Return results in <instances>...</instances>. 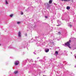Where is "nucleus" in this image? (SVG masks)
Here are the masks:
<instances>
[{
  "mask_svg": "<svg viewBox=\"0 0 76 76\" xmlns=\"http://www.w3.org/2000/svg\"><path fill=\"white\" fill-rule=\"evenodd\" d=\"M27 1H28V2H29V1H28V0H26V2H27Z\"/></svg>",
  "mask_w": 76,
  "mask_h": 76,
  "instance_id": "nucleus-42",
  "label": "nucleus"
},
{
  "mask_svg": "<svg viewBox=\"0 0 76 76\" xmlns=\"http://www.w3.org/2000/svg\"><path fill=\"white\" fill-rule=\"evenodd\" d=\"M53 74V73L52 72H51L50 73V76H52V74Z\"/></svg>",
  "mask_w": 76,
  "mask_h": 76,
  "instance_id": "nucleus-32",
  "label": "nucleus"
},
{
  "mask_svg": "<svg viewBox=\"0 0 76 76\" xmlns=\"http://www.w3.org/2000/svg\"><path fill=\"white\" fill-rule=\"evenodd\" d=\"M9 48H12V47H11L10 46V47H9Z\"/></svg>",
  "mask_w": 76,
  "mask_h": 76,
  "instance_id": "nucleus-36",
  "label": "nucleus"
},
{
  "mask_svg": "<svg viewBox=\"0 0 76 76\" xmlns=\"http://www.w3.org/2000/svg\"><path fill=\"white\" fill-rule=\"evenodd\" d=\"M50 43H51V44H54V42H53V40H51L50 41Z\"/></svg>",
  "mask_w": 76,
  "mask_h": 76,
  "instance_id": "nucleus-17",
  "label": "nucleus"
},
{
  "mask_svg": "<svg viewBox=\"0 0 76 76\" xmlns=\"http://www.w3.org/2000/svg\"><path fill=\"white\" fill-rule=\"evenodd\" d=\"M43 73H45V71L43 72Z\"/></svg>",
  "mask_w": 76,
  "mask_h": 76,
  "instance_id": "nucleus-54",
  "label": "nucleus"
},
{
  "mask_svg": "<svg viewBox=\"0 0 76 76\" xmlns=\"http://www.w3.org/2000/svg\"><path fill=\"white\" fill-rule=\"evenodd\" d=\"M66 72L68 73V74H69V75H72V72H68V71H67Z\"/></svg>",
  "mask_w": 76,
  "mask_h": 76,
  "instance_id": "nucleus-15",
  "label": "nucleus"
},
{
  "mask_svg": "<svg viewBox=\"0 0 76 76\" xmlns=\"http://www.w3.org/2000/svg\"><path fill=\"white\" fill-rule=\"evenodd\" d=\"M27 45H28V43H27Z\"/></svg>",
  "mask_w": 76,
  "mask_h": 76,
  "instance_id": "nucleus-53",
  "label": "nucleus"
},
{
  "mask_svg": "<svg viewBox=\"0 0 76 76\" xmlns=\"http://www.w3.org/2000/svg\"><path fill=\"white\" fill-rule=\"evenodd\" d=\"M51 21H53V20H51Z\"/></svg>",
  "mask_w": 76,
  "mask_h": 76,
  "instance_id": "nucleus-55",
  "label": "nucleus"
},
{
  "mask_svg": "<svg viewBox=\"0 0 76 76\" xmlns=\"http://www.w3.org/2000/svg\"><path fill=\"white\" fill-rule=\"evenodd\" d=\"M36 44L37 45V46H40V44H38V43H36Z\"/></svg>",
  "mask_w": 76,
  "mask_h": 76,
  "instance_id": "nucleus-22",
  "label": "nucleus"
},
{
  "mask_svg": "<svg viewBox=\"0 0 76 76\" xmlns=\"http://www.w3.org/2000/svg\"><path fill=\"white\" fill-rule=\"evenodd\" d=\"M57 22L58 24L61 25V21L60 20H57Z\"/></svg>",
  "mask_w": 76,
  "mask_h": 76,
  "instance_id": "nucleus-10",
  "label": "nucleus"
},
{
  "mask_svg": "<svg viewBox=\"0 0 76 76\" xmlns=\"http://www.w3.org/2000/svg\"><path fill=\"white\" fill-rule=\"evenodd\" d=\"M29 28L30 29H32V28H33V27L32 26L31 27L29 26Z\"/></svg>",
  "mask_w": 76,
  "mask_h": 76,
  "instance_id": "nucleus-24",
  "label": "nucleus"
},
{
  "mask_svg": "<svg viewBox=\"0 0 76 76\" xmlns=\"http://www.w3.org/2000/svg\"><path fill=\"white\" fill-rule=\"evenodd\" d=\"M38 58H39V57L37 58V59H38Z\"/></svg>",
  "mask_w": 76,
  "mask_h": 76,
  "instance_id": "nucleus-48",
  "label": "nucleus"
},
{
  "mask_svg": "<svg viewBox=\"0 0 76 76\" xmlns=\"http://www.w3.org/2000/svg\"><path fill=\"white\" fill-rule=\"evenodd\" d=\"M43 59L45 61V60H46V59H45V56H44V57Z\"/></svg>",
  "mask_w": 76,
  "mask_h": 76,
  "instance_id": "nucleus-19",
  "label": "nucleus"
},
{
  "mask_svg": "<svg viewBox=\"0 0 76 76\" xmlns=\"http://www.w3.org/2000/svg\"><path fill=\"white\" fill-rule=\"evenodd\" d=\"M60 67L61 69H62V68L64 67V66L63 65V64H60Z\"/></svg>",
  "mask_w": 76,
  "mask_h": 76,
  "instance_id": "nucleus-9",
  "label": "nucleus"
},
{
  "mask_svg": "<svg viewBox=\"0 0 76 76\" xmlns=\"http://www.w3.org/2000/svg\"><path fill=\"white\" fill-rule=\"evenodd\" d=\"M61 19H62V20H64V19L62 18H61Z\"/></svg>",
  "mask_w": 76,
  "mask_h": 76,
  "instance_id": "nucleus-43",
  "label": "nucleus"
},
{
  "mask_svg": "<svg viewBox=\"0 0 76 76\" xmlns=\"http://www.w3.org/2000/svg\"><path fill=\"white\" fill-rule=\"evenodd\" d=\"M49 49L48 48H45V51L46 52V53H48V51H49Z\"/></svg>",
  "mask_w": 76,
  "mask_h": 76,
  "instance_id": "nucleus-5",
  "label": "nucleus"
},
{
  "mask_svg": "<svg viewBox=\"0 0 76 76\" xmlns=\"http://www.w3.org/2000/svg\"><path fill=\"white\" fill-rule=\"evenodd\" d=\"M70 39H71V41H75V39H76L75 38H74L73 37L71 38Z\"/></svg>",
  "mask_w": 76,
  "mask_h": 76,
  "instance_id": "nucleus-7",
  "label": "nucleus"
},
{
  "mask_svg": "<svg viewBox=\"0 0 76 76\" xmlns=\"http://www.w3.org/2000/svg\"><path fill=\"white\" fill-rule=\"evenodd\" d=\"M35 75H36L37 76V75H38V74H37L36 75L35 74Z\"/></svg>",
  "mask_w": 76,
  "mask_h": 76,
  "instance_id": "nucleus-47",
  "label": "nucleus"
},
{
  "mask_svg": "<svg viewBox=\"0 0 76 76\" xmlns=\"http://www.w3.org/2000/svg\"><path fill=\"white\" fill-rule=\"evenodd\" d=\"M71 54H72V52H71Z\"/></svg>",
  "mask_w": 76,
  "mask_h": 76,
  "instance_id": "nucleus-52",
  "label": "nucleus"
},
{
  "mask_svg": "<svg viewBox=\"0 0 76 76\" xmlns=\"http://www.w3.org/2000/svg\"><path fill=\"white\" fill-rule=\"evenodd\" d=\"M19 63V61H16L14 62V64L15 66H17V65H18V64Z\"/></svg>",
  "mask_w": 76,
  "mask_h": 76,
  "instance_id": "nucleus-3",
  "label": "nucleus"
},
{
  "mask_svg": "<svg viewBox=\"0 0 76 76\" xmlns=\"http://www.w3.org/2000/svg\"><path fill=\"white\" fill-rule=\"evenodd\" d=\"M45 18H46V19H47V18H48V17H47V16H45Z\"/></svg>",
  "mask_w": 76,
  "mask_h": 76,
  "instance_id": "nucleus-30",
  "label": "nucleus"
},
{
  "mask_svg": "<svg viewBox=\"0 0 76 76\" xmlns=\"http://www.w3.org/2000/svg\"><path fill=\"white\" fill-rule=\"evenodd\" d=\"M56 48H60L59 47H58Z\"/></svg>",
  "mask_w": 76,
  "mask_h": 76,
  "instance_id": "nucleus-44",
  "label": "nucleus"
},
{
  "mask_svg": "<svg viewBox=\"0 0 76 76\" xmlns=\"http://www.w3.org/2000/svg\"><path fill=\"white\" fill-rule=\"evenodd\" d=\"M52 1H53V0H50L49 2V3H46V7L47 9H50V4H52Z\"/></svg>",
  "mask_w": 76,
  "mask_h": 76,
  "instance_id": "nucleus-1",
  "label": "nucleus"
},
{
  "mask_svg": "<svg viewBox=\"0 0 76 76\" xmlns=\"http://www.w3.org/2000/svg\"><path fill=\"white\" fill-rule=\"evenodd\" d=\"M51 23H53V21H52Z\"/></svg>",
  "mask_w": 76,
  "mask_h": 76,
  "instance_id": "nucleus-51",
  "label": "nucleus"
},
{
  "mask_svg": "<svg viewBox=\"0 0 76 76\" xmlns=\"http://www.w3.org/2000/svg\"><path fill=\"white\" fill-rule=\"evenodd\" d=\"M0 45H1L0 44Z\"/></svg>",
  "mask_w": 76,
  "mask_h": 76,
  "instance_id": "nucleus-56",
  "label": "nucleus"
},
{
  "mask_svg": "<svg viewBox=\"0 0 76 76\" xmlns=\"http://www.w3.org/2000/svg\"><path fill=\"white\" fill-rule=\"evenodd\" d=\"M67 32H66V33H65V35H67Z\"/></svg>",
  "mask_w": 76,
  "mask_h": 76,
  "instance_id": "nucleus-41",
  "label": "nucleus"
},
{
  "mask_svg": "<svg viewBox=\"0 0 76 76\" xmlns=\"http://www.w3.org/2000/svg\"><path fill=\"white\" fill-rule=\"evenodd\" d=\"M18 73V71H15L14 72V73L15 74H17V73Z\"/></svg>",
  "mask_w": 76,
  "mask_h": 76,
  "instance_id": "nucleus-26",
  "label": "nucleus"
},
{
  "mask_svg": "<svg viewBox=\"0 0 76 76\" xmlns=\"http://www.w3.org/2000/svg\"><path fill=\"white\" fill-rule=\"evenodd\" d=\"M52 12L54 15H56V11H53Z\"/></svg>",
  "mask_w": 76,
  "mask_h": 76,
  "instance_id": "nucleus-11",
  "label": "nucleus"
},
{
  "mask_svg": "<svg viewBox=\"0 0 76 76\" xmlns=\"http://www.w3.org/2000/svg\"><path fill=\"white\" fill-rule=\"evenodd\" d=\"M55 54H56V55H58V51H56L55 52Z\"/></svg>",
  "mask_w": 76,
  "mask_h": 76,
  "instance_id": "nucleus-16",
  "label": "nucleus"
},
{
  "mask_svg": "<svg viewBox=\"0 0 76 76\" xmlns=\"http://www.w3.org/2000/svg\"><path fill=\"white\" fill-rule=\"evenodd\" d=\"M71 42V40L70 39L69 40V41L66 43H65V45H64L65 46V47H66V46H67L69 48H71V47L70 46V43Z\"/></svg>",
  "mask_w": 76,
  "mask_h": 76,
  "instance_id": "nucleus-2",
  "label": "nucleus"
},
{
  "mask_svg": "<svg viewBox=\"0 0 76 76\" xmlns=\"http://www.w3.org/2000/svg\"><path fill=\"white\" fill-rule=\"evenodd\" d=\"M31 62H34V61L32 59H31V60H30V61H29V63H31Z\"/></svg>",
  "mask_w": 76,
  "mask_h": 76,
  "instance_id": "nucleus-18",
  "label": "nucleus"
},
{
  "mask_svg": "<svg viewBox=\"0 0 76 76\" xmlns=\"http://www.w3.org/2000/svg\"><path fill=\"white\" fill-rule=\"evenodd\" d=\"M75 49H76V47Z\"/></svg>",
  "mask_w": 76,
  "mask_h": 76,
  "instance_id": "nucleus-59",
  "label": "nucleus"
},
{
  "mask_svg": "<svg viewBox=\"0 0 76 76\" xmlns=\"http://www.w3.org/2000/svg\"><path fill=\"white\" fill-rule=\"evenodd\" d=\"M42 13L43 14H44V12H43V11L42 12Z\"/></svg>",
  "mask_w": 76,
  "mask_h": 76,
  "instance_id": "nucleus-46",
  "label": "nucleus"
},
{
  "mask_svg": "<svg viewBox=\"0 0 76 76\" xmlns=\"http://www.w3.org/2000/svg\"><path fill=\"white\" fill-rule=\"evenodd\" d=\"M71 22L68 23V26H69V27H70L71 28V27H72V24H70V23H71Z\"/></svg>",
  "mask_w": 76,
  "mask_h": 76,
  "instance_id": "nucleus-8",
  "label": "nucleus"
},
{
  "mask_svg": "<svg viewBox=\"0 0 76 76\" xmlns=\"http://www.w3.org/2000/svg\"><path fill=\"white\" fill-rule=\"evenodd\" d=\"M18 37H21V33L20 31H19L18 33Z\"/></svg>",
  "mask_w": 76,
  "mask_h": 76,
  "instance_id": "nucleus-6",
  "label": "nucleus"
},
{
  "mask_svg": "<svg viewBox=\"0 0 76 76\" xmlns=\"http://www.w3.org/2000/svg\"><path fill=\"white\" fill-rule=\"evenodd\" d=\"M39 38V36L35 37V38L36 39H37V38Z\"/></svg>",
  "mask_w": 76,
  "mask_h": 76,
  "instance_id": "nucleus-21",
  "label": "nucleus"
},
{
  "mask_svg": "<svg viewBox=\"0 0 76 76\" xmlns=\"http://www.w3.org/2000/svg\"><path fill=\"white\" fill-rule=\"evenodd\" d=\"M20 21H17V24H20Z\"/></svg>",
  "mask_w": 76,
  "mask_h": 76,
  "instance_id": "nucleus-20",
  "label": "nucleus"
},
{
  "mask_svg": "<svg viewBox=\"0 0 76 76\" xmlns=\"http://www.w3.org/2000/svg\"><path fill=\"white\" fill-rule=\"evenodd\" d=\"M39 61H40L41 63H43V62H44L45 61L43 59V60H40Z\"/></svg>",
  "mask_w": 76,
  "mask_h": 76,
  "instance_id": "nucleus-12",
  "label": "nucleus"
},
{
  "mask_svg": "<svg viewBox=\"0 0 76 76\" xmlns=\"http://www.w3.org/2000/svg\"><path fill=\"white\" fill-rule=\"evenodd\" d=\"M32 39H31V41H29V42H32L33 41H32Z\"/></svg>",
  "mask_w": 76,
  "mask_h": 76,
  "instance_id": "nucleus-27",
  "label": "nucleus"
},
{
  "mask_svg": "<svg viewBox=\"0 0 76 76\" xmlns=\"http://www.w3.org/2000/svg\"><path fill=\"white\" fill-rule=\"evenodd\" d=\"M27 50H28V49H27Z\"/></svg>",
  "mask_w": 76,
  "mask_h": 76,
  "instance_id": "nucleus-57",
  "label": "nucleus"
},
{
  "mask_svg": "<svg viewBox=\"0 0 76 76\" xmlns=\"http://www.w3.org/2000/svg\"><path fill=\"white\" fill-rule=\"evenodd\" d=\"M72 3H73V0H72Z\"/></svg>",
  "mask_w": 76,
  "mask_h": 76,
  "instance_id": "nucleus-45",
  "label": "nucleus"
},
{
  "mask_svg": "<svg viewBox=\"0 0 76 76\" xmlns=\"http://www.w3.org/2000/svg\"><path fill=\"white\" fill-rule=\"evenodd\" d=\"M35 63H37V61H35Z\"/></svg>",
  "mask_w": 76,
  "mask_h": 76,
  "instance_id": "nucleus-49",
  "label": "nucleus"
},
{
  "mask_svg": "<svg viewBox=\"0 0 76 76\" xmlns=\"http://www.w3.org/2000/svg\"><path fill=\"white\" fill-rule=\"evenodd\" d=\"M6 4H8V3H7V0H6Z\"/></svg>",
  "mask_w": 76,
  "mask_h": 76,
  "instance_id": "nucleus-28",
  "label": "nucleus"
},
{
  "mask_svg": "<svg viewBox=\"0 0 76 76\" xmlns=\"http://www.w3.org/2000/svg\"><path fill=\"white\" fill-rule=\"evenodd\" d=\"M64 52H66V50H64Z\"/></svg>",
  "mask_w": 76,
  "mask_h": 76,
  "instance_id": "nucleus-50",
  "label": "nucleus"
},
{
  "mask_svg": "<svg viewBox=\"0 0 76 76\" xmlns=\"http://www.w3.org/2000/svg\"><path fill=\"white\" fill-rule=\"evenodd\" d=\"M25 36H27V34H26H26H25Z\"/></svg>",
  "mask_w": 76,
  "mask_h": 76,
  "instance_id": "nucleus-40",
  "label": "nucleus"
},
{
  "mask_svg": "<svg viewBox=\"0 0 76 76\" xmlns=\"http://www.w3.org/2000/svg\"><path fill=\"white\" fill-rule=\"evenodd\" d=\"M23 12H21V15H23Z\"/></svg>",
  "mask_w": 76,
  "mask_h": 76,
  "instance_id": "nucleus-31",
  "label": "nucleus"
},
{
  "mask_svg": "<svg viewBox=\"0 0 76 76\" xmlns=\"http://www.w3.org/2000/svg\"><path fill=\"white\" fill-rule=\"evenodd\" d=\"M39 2L40 3H41V0L39 1Z\"/></svg>",
  "mask_w": 76,
  "mask_h": 76,
  "instance_id": "nucleus-35",
  "label": "nucleus"
},
{
  "mask_svg": "<svg viewBox=\"0 0 76 76\" xmlns=\"http://www.w3.org/2000/svg\"><path fill=\"white\" fill-rule=\"evenodd\" d=\"M66 22H69V20H66Z\"/></svg>",
  "mask_w": 76,
  "mask_h": 76,
  "instance_id": "nucleus-34",
  "label": "nucleus"
},
{
  "mask_svg": "<svg viewBox=\"0 0 76 76\" xmlns=\"http://www.w3.org/2000/svg\"><path fill=\"white\" fill-rule=\"evenodd\" d=\"M13 14H11L10 15V17H11V18H12V17L13 16Z\"/></svg>",
  "mask_w": 76,
  "mask_h": 76,
  "instance_id": "nucleus-23",
  "label": "nucleus"
},
{
  "mask_svg": "<svg viewBox=\"0 0 76 76\" xmlns=\"http://www.w3.org/2000/svg\"><path fill=\"white\" fill-rule=\"evenodd\" d=\"M58 34L59 35H61V32H58Z\"/></svg>",
  "mask_w": 76,
  "mask_h": 76,
  "instance_id": "nucleus-29",
  "label": "nucleus"
},
{
  "mask_svg": "<svg viewBox=\"0 0 76 76\" xmlns=\"http://www.w3.org/2000/svg\"><path fill=\"white\" fill-rule=\"evenodd\" d=\"M27 62V61L26 60H25L23 61L22 63V64H23V66L25 65L26 64V63Z\"/></svg>",
  "mask_w": 76,
  "mask_h": 76,
  "instance_id": "nucleus-4",
  "label": "nucleus"
},
{
  "mask_svg": "<svg viewBox=\"0 0 76 76\" xmlns=\"http://www.w3.org/2000/svg\"><path fill=\"white\" fill-rule=\"evenodd\" d=\"M60 26V25L58 24V25H57V26Z\"/></svg>",
  "mask_w": 76,
  "mask_h": 76,
  "instance_id": "nucleus-37",
  "label": "nucleus"
},
{
  "mask_svg": "<svg viewBox=\"0 0 76 76\" xmlns=\"http://www.w3.org/2000/svg\"><path fill=\"white\" fill-rule=\"evenodd\" d=\"M66 9H67V10H69V9H70V7L69 6H67L66 8Z\"/></svg>",
  "mask_w": 76,
  "mask_h": 76,
  "instance_id": "nucleus-14",
  "label": "nucleus"
},
{
  "mask_svg": "<svg viewBox=\"0 0 76 76\" xmlns=\"http://www.w3.org/2000/svg\"><path fill=\"white\" fill-rule=\"evenodd\" d=\"M33 53L34 54H37L36 53H35V52H33Z\"/></svg>",
  "mask_w": 76,
  "mask_h": 76,
  "instance_id": "nucleus-38",
  "label": "nucleus"
},
{
  "mask_svg": "<svg viewBox=\"0 0 76 76\" xmlns=\"http://www.w3.org/2000/svg\"><path fill=\"white\" fill-rule=\"evenodd\" d=\"M36 26H37V25L35 24V25L34 26V28H35Z\"/></svg>",
  "mask_w": 76,
  "mask_h": 76,
  "instance_id": "nucleus-33",
  "label": "nucleus"
},
{
  "mask_svg": "<svg viewBox=\"0 0 76 76\" xmlns=\"http://www.w3.org/2000/svg\"><path fill=\"white\" fill-rule=\"evenodd\" d=\"M26 12H28V11H29V8H28L26 10Z\"/></svg>",
  "mask_w": 76,
  "mask_h": 76,
  "instance_id": "nucleus-25",
  "label": "nucleus"
},
{
  "mask_svg": "<svg viewBox=\"0 0 76 76\" xmlns=\"http://www.w3.org/2000/svg\"><path fill=\"white\" fill-rule=\"evenodd\" d=\"M61 1H70L71 0H61Z\"/></svg>",
  "mask_w": 76,
  "mask_h": 76,
  "instance_id": "nucleus-13",
  "label": "nucleus"
},
{
  "mask_svg": "<svg viewBox=\"0 0 76 76\" xmlns=\"http://www.w3.org/2000/svg\"><path fill=\"white\" fill-rule=\"evenodd\" d=\"M28 30H27V31H28Z\"/></svg>",
  "mask_w": 76,
  "mask_h": 76,
  "instance_id": "nucleus-58",
  "label": "nucleus"
},
{
  "mask_svg": "<svg viewBox=\"0 0 76 76\" xmlns=\"http://www.w3.org/2000/svg\"><path fill=\"white\" fill-rule=\"evenodd\" d=\"M54 4L55 5V6H57V4L55 3H54Z\"/></svg>",
  "mask_w": 76,
  "mask_h": 76,
  "instance_id": "nucleus-39",
  "label": "nucleus"
}]
</instances>
